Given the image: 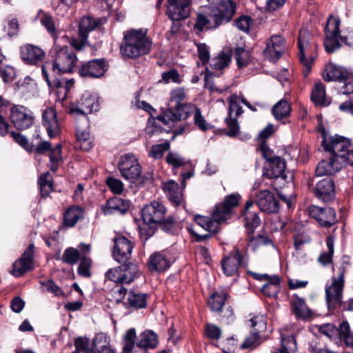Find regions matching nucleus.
<instances>
[{
  "instance_id": "nucleus-1",
  "label": "nucleus",
  "mask_w": 353,
  "mask_h": 353,
  "mask_svg": "<svg viewBox=\"0 0 353 353\" xmlns=\"http://www.w3.org/2000/svg\"><path fill=\"white\" fill-rule=\"evenodd\" d=\"M50 53L53 62L47 61L43 64L42 75L48 85H60L57 74L72 72L78 59L72 47L60 46L57 40Z\"/></svg>"
},
{
  "instance_id": "nucleus-2",
  "label": "nucleus",
  "mask_w": 353,
  "mask_h": 353,
  "mask_svg": "<svg viewBox=\"0 0 353 353\" xmlns=\"http://www.w3.org/2000/svg\"><path fill=\"white\" fill-rule=\"evenodd\" d=\"M152 48V40L145 29H131L123 32L120 52L128 59H135L148 54Z\"/></svg>"
},
{
  "instance_id": "nucleus-3",
  "label": "nucleus",
  "mask_w": 353,
  "mask_h": 353,
  "mask_svg": "<svg viewBox=\"0 0 353 353\" xmlns=\"http://www.w3.org/2000/svg\"><path fill=\"white\" fill-rule=\"evenodd\" d=\"M222 7V9L215 10L208 16L198 14L194 26L196 34H199L205 30L216 28L224 21L228 22L232 19L236 12V3L232 0H228Z\"/></svg>"
},
{
  "instance_id": "nucleus-4",
  "label": "nucleus",
  "mask_w": 353,
  "mask_h": 353,
  "mask_svg": "<svg viewBox=\"0 0 353 353\" xmlns=\"http://www.w3.org/2000/svg\"><path fill=\"white\" fill-rule=\"evenodd\" d=\"M330 283L325 286V299L329 308H334L342 303L346 268L341 264L332 268Z\"/></svg>"
},
{
  "instance_id": "nucleus-5",
  "label": "nucleus",
  "mask_w": 353,
  "mask_h": 353,
  "mask_svg": "<svg viewBox=\"0 0 353 353\" xmlns=\"http://www.w3.org/2000/svg\"><path fill=\"white\" fill-rule=\"evenodd\" d=\"M167 209L161 202L154 201L144 206L142 210L143 222L154 225H160L165 231H170L174 223L171 216H165Z\"/></svg>"
},
{
  "instance_id": "nucleus-6",
  "label": "nucleus",
  "mask_w": 353,
  "mask_h": 353,
  "mask_svg": "<svg viewBox=\"0 0 353 353\" xmlns=\"http://www.w3.org/2000/svg\"><path fill=\"white\" fill-rule=\"evenodd\" d=\"M298 48V57L304 66L303 73L307 76L317 57L318 50V45L311 41V34L307 30H301L299 32Z\"/></svg>"
},
{
  "instance_id": "nucleus-7",
  "label": "nucleus",
  "mask_w": 353,
  "mask_h": 353,
  "mask_svg": "<svg viewBox=\"0 0 353 353\" xmlns=\"http://www.w3.org/2000/svg\"><path fill=\"white\" fill-rule=\"evenodd\" d=\"M141 272L137 264L128 262L109 269L105 274L106 279L121 284H130L141 276Z\"/></svg>"
},
{
  "instance_id": "nucleus-8",
  "label": "nucleus",
  "mask_w": 353,
  "mask_h": 353,
  "mask_svg": "<svg viewBox=\"0 0 353 353\" xmlns=\"http://www.w3.org/2000/svg\"><path fill=\"white\" fill-rule=\"evenodd\" d=\"M194 219L196 226H189L188 230L195 237V241L197 242L204 241L210 238V233H216L219 231L218 224L223 223V221H216L214 218L210 219L208 216L201 215H196Z\"/></svg>"
},
{
  "instance_id": "nucleus-9",
  "label": "nucleus",
  "mask_w": 353,
  "mask_h": 353,
  "mask_svg": "<svg viewBox=\"0 0 353 353\" xmlns=\"http://www.w3.org/2000/svg\"><path fill=\"white\" fill-rule=\"evenodd\" d=\"M117 302H121L125 308L135 310L144 308L147 305L148 295L135 291H128L123 285L116 287L113 290Z\"/></svg>"
},
{
  "instance_id": "nucleus-10",
  "label": "nucleus",
  "mask_w": 353,
  "mask_h": 353,
  "mask_svg": "<svg viewBox=\"0 0 353 353\" xmlns=\"http://www.w3.org/2000/svg\"><path fill=\"white\" fill-rule=\"evenodd\" d=\"M10 119L16 129L24 130L33 125L35 116L28 108L23 105L13 104L10 109Z\"/></svg>"
},
{
  "instance_id": "nucleus-11",
  "label": "nucleus",
  "mask_w": 353,
  "mask_h": 353,
  "mask_svg": "<svg viewBox=\"0 0 353 353\" xmlns=\"http://www.w3.org/2000/svg\"><path fill=\"white\" fill-rule=\"evenodd\" d=\"M99 105L94 97L90 94H84L77 103H72L69 108V113L74 118H81L83 121L88 125L87 115L94 111H97Z\"/></svg>"
},
{
  "instance_id": "nucleus-12",
  "label": "nucleus",
  "mask_w": 353,
  "mask_h": 353,
  "mask_svg": "<svg viewBox=\"0 0 353 353\" xmlns=\"http://www.w3.org/2000/svg\"><path fill=\"white\" fill-rule=\"evenodd\" d=\"M261 152L263 157L268 162V168L265 173L267 177L270 179L278 177L285 178L284 172L286 163L284 159L280 157L274 155L272 151L264 144L261 145Z\"/></svg>"
},
{
  "instance_id": "nucleus-13",
  "label": "nucleus",
  "mask_w": 353,
  "mask_h": 353,
  "mask_svg": "<svg viewBox=\"0 0 353 353\" xmlns=\"http://www.w3.org/2000/svg\"><path fill=\"white\" fill-rule=\"evenodd\" d=\"M322 145L325 151L330 152L331 157L339 160L340 156H344L350 150V141L347 138L339 135H324Z\"/></svg>"
},
{
  "instance_id": "nucleus-14",
  "label": "nucleus",
  "mask_w": 353,
  "mask_h": 353,
  "mask_svg": "<svg viewBox=\"0 0 353 353\" xmlns=\"http://www.w3.org/2000/svg\"><path fill=\"white\" fill-rule=\"evenodd\" d=\"M118 168L122 177L127 180H134L140 176L141 167L138 159L132 154H127L121 157Z\"/></svg>"
},
{
  "instance_id": "nucleus-15",
  "label": "nucleus",
  "mask_w": 353,
  "mask_h": 353,
  "mask_svg": "<svg viewBox=\"0 0 353 353\" xmlns=\"http://www.w3.org/2000/svg\"><path fill=\"white\" fill-rule=\"evenodd\" d=\"M241 199V196L239 193L226 196L223 202L215 206L213 218L223 222L230 219L233 209L239 205Z\"/></svg>"
},
{
  "instance_id": "nucleus-16",
  "label": "nucleus",
  "mask_w": 353,
  "mask_h": 353,
  "mask_svg": "<svg viewBox=\"0 0 353 353\" xmlns=\"http://www.w3.org/2000/svg\"><path fill=\"white\" fill-rule=\"evenodd\" d=\"M339 27L340 20L339 19L330 17L325 28V40L324 46L325 50L329 52H333L338 50L341 44L339 43Z\"/></svg>"
},
{
  "instance_id": "nucleus-17",
  "label": "nucleus",
  "mask_w": 353,
  "mask_h": 353,
  "mask_svg": "<svg viewBox=\"0 0 353 353\" xmlns=\"http://www.w3.org/2000/svg\"><path fill=\"white\" fill-rule=\"evenodd\" d=\"M114 243L112 252L114 260L120 263L128 261L131 257L134 243L124 236L114 238Z\"/></svg>"
},
{
  "instance_id": "nucleus-18",
  "label": "nucleus",
  "mask_w": 353,
  "mask_h": 353,
  "mask_svg": "<svg viewBox=\"0 0 353 353\" xmlns=\"http://www.w3.org/2000/svg\"><path fill=\"white\" fill-rule=\"evenodd\" d=\"M166 14L172 21L187 19L190 12L191 0H167Z\"/></svg>"
},
{
  "instance_id": "nucleus-19",
  "label": "nucleus",
  "mask_w": 353,
  "mask_h": 353,
  "mask_svg": "<svg viewBox=\"0 0 353 353\" xmlns=\"http://www.w3.org/2000/svg\"><path fill=\"white\" fill-rule=\"evenodd\" d=\"M285 50V40L280 34L272 35L266 41L264 57L272 62L279 60Z\"/></svg>"
},
{
  "instance_id": "nucleus-20",
  "label": "nucleus",
  "mask_w": 353,
  "mask_h": 353,
  "mask_svg": "<svg viewBox=\"0 0 353 353\" xmlns=\"http://www.w3.org/2000/svg\"><path fill=\"white\" fill-rule=\"evenodd\" d=\"M243 263V256L240 251L237 249L232 250L221 261L223 274L227 276L236 275L239 272V267Z\"/></svg>"
},
{
  "instance_id": "nucleus-21",
  "label": "nucleus",
  "mask_w": 353,
  "mask_h": 353,
  "mask_svg": "<svg viewBox=\"0 0 353 353\" xmlns=\"http://www.w3.org/2000/svg\"><path fill=\"white\" fill-rule=\"evenodd\" d=\"M108 70V65L103 59H93L82 64L78 72L81 77L99 78Z\"/></svg>"
},
{
  "instance_id": "nucleus-22",
  "label": "nucleus",
  "mask_w": 353,
  "mask_h": 353,
  "mask_svg": "<svg viewBox=\"0 0 353 353\" xmlns=\"http://www.w3.org/2000/svg\"><path fill=\"white\" fill-rule=\"evenodd\" d=\"M309 213L323 227L330 228L336 222V212L332 208L312 206L309 209Z\"/></svg>"
},
{
  "instance_id": "nucleus-23",
  "label": "nucleus",
  "mask_w": 353,
  "mask_h": 353,
  "mask_svg": "<svg viewBox=\"0 0 353 353\" xmlns=\"http://www.w3.org/2000/svg\"><path fill=\"white\" fill-rule=\"evenodd\" d=\"M34 245L30 244L23 252L22 256L12 265V274L19 277L33 268Z\"/></svg>"
},
{
  "instance_id": "nucleus-24",
  "label": "nucleus",
  "mask_w": 353,
  "mask_h": 353,
  "mask_svg": "<svg viewBox=\"0 0 353 353\" xmlns=\"http://www.w3.org/2000/svg\"><path fill=\"white\" fill-rule=\"evenodd\" d=\"M256 197V203L261 212L266 214H273L279 212V201L270 191H261Z\"/></svg>"
},
{
  "instance_id": "nucleus-25",
  "label": "nucleus",
  "mask_w": 353,
  "mask_h": 353,
  "mask_svg": "<svg viewBox=\"0 0 353 353\" xmlns=\"http://www.w3.org/2000/svg\"><path fill=\"white\" fill-rule=\"evenodd\" d=\"M22 60L29 65H37L41 62L45 56V52L39 46L32 44H24L20 48Z\"/></svg>"
},
{
  "instance_id": "nucleus-26",
  "label": "nucleus",
  "mask_w": 353,
  "mask_h": 353,
  "mask_svg": "<svg viewBox=\"0 0 353 353\" xmlns=\"http://www.w3.org/2000/svg\"><path fill=\"white\" fill-rule=\"evenodd\" d=\"M316 196L323 202H330L335 197L334 183L332 178L327 177L316 183L314 189Z\"/></svg>"
},
{
  "instance_id": "nucleus-27",
  "label": "nucleus",
  "mask_w": 353,
  "mask_h": 353,
  "mask_svg": "<svg viewBox=\"0 0 353 353\" xmlns=\"http://www.w3.org/2000/svg\"><path fill=\"white\" fill-rule=\"evenodd\" d=\"M42 123L50 138L57 137L61 132V125L53 108L45 110L42 115Z\"/></svg>"
},
{
  "instance_id": "nucleus-28",
  "label": "nucleus",
  "mask_w": 353,
  "mask_h": 353,
  "mask_svg": "<svg viewBox=\"0 0 353 353\" xmlns=\"http://www.w3.org/2000/svg\"><path fill=\"white\" fill-rule=\"evenodd\" d=\"M254 202L249 200L245 203L243 211L244 226L249 233H252L261 225V219L256 210H253Z\"/></svg>"
},
{
  "instance_id": "nucleus-29",
  "label": "nucleus",
  "mask_w": 353,
  "mask_h": 353,
  "mask_svg": "<svg viewBox=\"0 0 353 353\" xmlns=\"http://www.w3.org/2000/svg\"><path fill=\"white\" fill-rule=\"evenodd\" d=\"M348 71L349 70L342 65L334 63H328L325 65L322 75L325 81L339 82L342 81Z\"/></svg>"
},
{
  "instance_id": "nucleus-30",
  "label": "nucleus",
  "mask_w": 353,
  "mask_h": 353,
  "mask_svg": "<svg viewBox=\"0 0 353 353\" xmlns=\"http://www.w3.org/2000/svg\"><path fill=\"white\" fill-rule=\"evenodd\" d=\"M170 265V261L163 252L153 253L148 260V267L151 272H161Z\"/></svg>"
},
{
  "instance_id": "nucleus-31",
  "label": "nucleus",
  "mask_w": 353,
  "mask_h": 353,
  "mask_svg": "<svg viewBox=\"0 0 353 353\" xmlns=\"http://www.w3.org/2000/svg\"><path fill=\"white\" fill-rule=\"evenodd\" d=\"M163 191L169 201L176 206L183 203V196L179 184L170 180L163 184Z\"/></svg>"
},
{
  "instance_id": "nucleus-32",
  "label": "nucleus",
  "mask_w": 353,
  "mask_h": 353,
  "mask_svg": "<svg viewBox=\"0 0 353 353\" xmlns=\"http://www.w3.org/2000/svg\"><path fill=\"white\" fill-rule=\"evenodd\" d=\"M339 160L330 157L327 160H322L316 168V174L318 176L332 175L342 169Z\"/></svg>"
},
{
  "instance_id": "nucleus-33",
  "label": "nucleus",
  "mask_w": 353,
  "mask_h": 353,
  "mask_svg": "<svg viewBox=\"0 0 353 353\" xmlns=\"http://www.w3.org/2000/svg\"><path fill=\"white\" fill-rule=\"evenodd\" d=\"M129 201L118 197L109 199L103 208L105 214H111L116 212L125 214L129 209Z\"/></svg>"
},
{
  "instance_id": "nucleus-34",
  "label": "nucleus",
  "mask_w": 353,
  "mask_h": 353,
  "mask_svg": "<svg viewBox=\"0 0 353 353\" xmlns=\"http://www.w3.org/2000/svg\"><path fill=\"white\" fill-rule=\"evenodd\" d=\"M231 54L232 52L229 49L221 51L211 59L210 62V68L216 72H221L229 65L231 61Z\"/></svg>"
},
{
  "instance_id": "nucleus-35",
  "label": "nucleus",
  "mask_w": 353,
  "mask_h": 353,
  "mask_svg": "<svg viewBox=\"0 0 353 353\" xmlns=\"http://www.w3.org/2000/svg\"><path fill=\"white\" fill-rule=\"evenodd\" d=\"M291 304L292 311L298 318L305 319L312 316V312L307 307L304 299L294 294Z\"/></svg>"
},
{
  "instance_id": "nucleus-36",
  "label": "nucleus",
  "mask_w": 353,
  "mask_h": 353,
  "mask_svg": "<svg viewBox=\"0 0 353 353\" xmlns=\"http://www.w3.org/2000/svg\"><path fill=\"white\" fill-rule=\"evenodd\" d=\"M76 137L79 148L84 151H88L92 146V139L88 128H83L77 125Z\"/></svg>"
},
{
  "instance_id": "nucleus-37",
  "label": "nucleus",
  "mask_w": 353,
  "mask_h": 353,
  "mask_svg": "<svg viewBox=\"0 0 353 353\" xmlns=\"http://www.w3.org/2000/svg\"><path fill=\"white\" fill-rule=\"evenodd\" d=\"M83 216V209L79 206H71L63 214V223L68 227H73Z\"/></svg>"
},
{
  "instance_id": "nucleus-38",
  "label": "nucleus",
  "mask_w": 353,
  "mask_h": 353,
  "mask_svg": "<svg viewBox=\"0 0 353 353\" xmlns=\"http://www.w3.org/2000/svg\"><path fill=\"white\" fill-rule=\"evenodd\" d=\"M327 251L322 252L317 261L323 266L325 267L332 263L334 252V238L332 236H327L326 238Z\"/></svg>"
},
{
  "instance_id": "nucleus-39",
  "label": "nucleus",
  "mask_w": 353,
  "mask_h": 353,
  "mask_svg": "<svg viewBox=\"0 0 353 353\" xmlns=\"http://www.w3.org/2000/svg\"><path fill=\"white\" fill-rule=\"evenodd\" d=\"M99 25L98 19L90 17H83L79 22V37L87 39L90 31L94 30Z\"/></svg>"
},
{
  "instance_id": "nucleus-40",
  "label": "nucleus",
  "mask_w": 353,
  "mask_h": 353,
  "mask_svg": "<svg viewBox=\"0 0 353 353\" xmlns=\"http://www.w3.org/2000/svg\"><path fill=\"white\" fill-rule=\"evenodd\" d=\"M311 99L316 105H327L329 101L327 100L325 85L321 83H316L311 93Z\"/></svg>"
},
{
  "instance_id": "nucleus-41",
  "label": "nucleus",
  "mask_w": 353,
  "mask_h": 353,
  "mask_svg": "<svg viewBox=\"0 0 353 353\" xmlns=\"http://www.w3.org/2000/svg\"><path fill=\"white\" fill-rule=\"evenodd\" d=\"M228 116L238 117L243 112L241 103H242L241 96L236 94H232L228 99Z\"/></svg>"
},
{
  "instance_id": "nucleus-42",
  "label": "nucleus",
  "mask_w": 353,
  "mask_h": 353,
  "mask_svg": "<svg viewBox=\"0 0 353 353\" xmlns=\"http://www.w3.org/2000/svg\"><path fill=\"white\" fill-rule=\"evenodd\" d=\"M337 334L346 346L353 347V332L351 331L350 326L347 321H343L340 323Z\"/></svg>"
},
{
  "instance_id": "nucleus-43",
  "label": "nucleus",
  "mask_w": 353,
  "mask_h": 353,
  "mask_svg": "<svg viewBox=\"0 0 353 353\" xmlns=\"http://www.w3.org/2000/svg\"><path fill=\"white\" fill-rule=\"evenodd\" d=\"M157 344V336L152 331H145L141 333L137 342V346L144 349L154 347Z\"/></svg>"
},
{
  "instance_id": "nucleus-44",
  "label": "nucleus",
  "mask_w": 353,
  "mask_h": 353,
  "mask_svg": "<svg viewBox=\"0 0 353 353\" xmlns=\"http://www.w3.org/2000/svg\"><path fill=\"white\" fill-rule=\"evenodd\" d=\"M228 297V294L221 291L213 293L208 300V305L214 312H220Z\"/></svg>"
},
{
  "instance_id": "nucleus-45",
  "label": "nucleus",
  "mask_w": 353,
  "mask_h": 353,
  "mask_svg": "<svg viewBox=\"0 0 353 353\" xmlns=\"http://www.w3.org/2000/svg\"><path fill=\"white\" fill-rule=\"evenodd\" d=\"M290 110V103L286 100H281L274 105L272 112L276 119L281 120L288 117Z\"/></svg>"
},
{
  "instance_id": "nucleus-46",
  "label": "nucleus",
  "mask_w": 353,
  "mask_h": 353,
  "mask_svg": "<svg viewBox=\"0 0 353 353\" xmlns=\"http://www.w3.org/2000/svg\"><path fill=\"white\" fill-rule=\"evenodd\" d=\"M108 348H112L109 337L104 333L97 334L92 340V352L108 350Z\"/></svg>"
},
{
  "instance_id": "nucleus-47",
  "label": "nucleus",
  "mask_w": 353,
  "mask_h": 353,
  "mask_svg": "<svg viewBox=\"0 0 353 353\" xmlns=\"http://www.w3.org/2000/svg\"><path fill=\"white\" fill-rule=\"evenodd\" d=\"M38 183L42 196H47L52 191V179L49 172H46L41 175Z\"/></svg>"
},
{
  "instance_id": "nucleus-48",
  "label": "nucleus",
  "mask_w": 353,
  "mask_h": 353,
  "mask_svg": "<svg viewBox=\"0 0 353 353\" xmlns=\"http://www.w3.org/2000/svg\"><path fill=\"white\" fill-rule=\"evenodd\" d=\"M185 117V114H181L174 112L173 110H171V108H170L163 112V114L157 116V119L165 125H169L170 123L181 120Z\"/></svg>"
},
{
  "instance_id": "nucleus-49",
  "label": "nucleus",
  "mask_w": 353,
  "mask_h": 353,
  "mask_svg": "<svg viewBox=\"0 0 353 353\" xmlns=\"http://www.w3.org/2000/svg\"><path fill=\"white\" fill-rule=\"evenodd\" d=\"M234 57L239 67L246 66L250 61V52L242 47H237L234 50Z\"/></svg>"
},
{
  "instance_id": "nucleus-50",
  "label": "nucleus",
  "mask_w": 353,
  "mask_h": 353,
  "mask_svg": "<svg viewBox=\"0 0 353 353\" xmlns=\"http://www.w3.org/2000/svg\"><path fill=\"white\" fill-rule=\"evenodd\" d=\"M60 85H48L51 89H57V94L59 100H64L70 89L74 85V80L72 79L66 80L62 82L59 80Z\"/></svg>"
},
{
  "instance_id": "nucleus-51",
  "label": "nucleus",
  "mask_w": 353,
  "mask_h": 353,
  "mask_svg": "<svg viewBox=\"0 0 353 353\" xmlns=\"http://www.w3.org/2000/svg\"><path fill=\"white\" fill-rule=\"evenodd\" d=\"M339 83L342 84L340 88L341 94H350L353 93V72L352 71L349 70L342 81Z\"/></svg>"
},
{
  "instance_id": "nucleus-52",
  "label": "nucleus",
  "mask_w": 353,
  "mask_h": 353,
  "mask_svg": "<svg viewBox=\"0 0 353 353\" xmlns=\"http://www.w3.org/2000/svg\"><path fill=\"white\" fill-rule=\"evenodd\" d=\"M170 148V143L169 141H165L163 143L154 145L152 146L150 151L149 152V156L156 159H161L164 152L168 151Z\"/></svg>"
},
{
  "instance_id": "nucleus-53",
  "label": "nucleus",
  "mask_w": 353,
  "mask_h": 353,
  "mask_svg": "<svg viewBox=\"0 0 353 353\" xmlns=\"http://www.w3.org/2000/svg\"><path fill=\"white\" fill-rule=\"evenodd\" d=\"M194 121L195 125L202 131H206L212 127L202 116L201 110L197 107L194 108Z\"/></svg>"
},
{
  "instance_id": "nucleus-54",
  "label": "nucleus",
  "mask_w": 353,
  "mask_h": 353,
  "mask_svg": "<svg viewBox=\"0 0 353 353\" xmlns=\"http://www.w3.org/2000/svg\"><path fill=\"white\" fill-rule=\"evenodd\" d=\"M205 336L212 340H219L222 334L221 329L212 323H206L204 330Z\"/></svg>"
},
{
  "instance_id": "nucleus-55",
  "label": "nucleus",
  "mask_w": 353,
  "mask_h": 353,
  "mask_svg": "<svg viewBox=\"0 0 353 353\" xmlns=\"http://www.w3.org/2000/svg\"><path fill=\"white\" fill-rule=\"evenodd\" d=\"M250 316L251 317L249 319V321L250 322L251 327H257L256 330H257L258 333L259 332H263V331L265 330L267 323H266L265 317L263 315L250 314Z\"/></svg>"
},
{
  "instance_id": "nucleus-56",
  "label": "nucleus",
  "mask_w": 353,
  "mask_h": 353,
  "mask_svg": "<svg viewBox=\"0 0 353 353\" xmlns=\"http://www.w3.org/2000/svg\"><path fill=\"white\" fill-rule=\"evenodd\" d=\"M10 134L12 139L26 150L29 152L32 150L33 145L29 143L26 137L14 131H12Z\"/></svg>"
},
{
  "instance_id": "nucleus-57",
  "label": "nucleus",
  "mask_w": 353,
  "mask_h": 353,
  "mask_svg": "<svg viewBox=\"0 0 353 353\" xmlns=\"http://www.w3.org/2000/svg\"><path fill=\"white\" fill-rule=\"evenodd\" d=\"M272 244V240L269 237L263 235H258L257 236L252 238L250 241V246L254 251L262 246Z\"/></svg>"
},
{
  "instance_id": "nucleus-58",
  "label": "nucleus",
  "mask_w": 353,
  "mask_h": 353,
  "mask_svg": "<svg viewBox=\"0 0 353 353\" xmlns=\"http://www.w3.org/2000/svg\"><path fill=\"white\" fill-rule=\"evenodd\" d=\"M75 351L72 353H92V349L89 347V340L87 338L79 337L74 342Z\"/></svg>"
},
{
  "instance_id": "nucleus-59",
  "label": "nucleus",
  "mask_w": 353,
  "mask_h": 353,
  "mask_svg": "<svg viewBox=\"0 0 353 353\" xmlns=\"http://www.w3.org/2000/svg\"><path fill=\"white\" fill-rule=\"evenodd\" d=\"M260 344L259 334L257 332H252L248 336L241 344V349H254Z\"/></svg>"
},
{
  "instance_id": "nucleus-60",
  "label": "nucleus",
  "mask_w": 353,
  "mask_h": 353,
  "mask_svg": "<svg viewBox=\"0 0 353 353\" xmlns=\"http://www.w3.org/2000/svg\"><path fill=\"white\" fill-rule=\"evenodd\" d=\"M81 257L78 250L70 248L65 250L63 254V261L68 264H74Z\"/></svg>"
},
{
  "instance_id": "nucleus-61",
  "label": "nucleus",
  "mask_w": 353,
  "mask_h": 353,
  "mask_svg": "<svg viewBox=\"0 0 353 353\" xmlns=\"http://www.w3.org/2000/svg\"><path fill=\"white\" fill-rule=\"evenodd\" d=\"M92 261L90 258L81 256L80 264L78 267V274L83 277L89 278L91 276L90 267Z\"/></svg>"
},
{
  "instance_id": "nucleus-62",
  "label": "nucleus",
  "mask_w": 353,
  "mask_h": 353,
  "mask_svg": "<svg viewBox=\"0 0 353 353\" xmlns=\"http://www.w3.org/2000/svg\"><path fill=\"white\" fill-rule=\"evenodd\" d=\"M50 151L51 170L52 171H56L57 168V163L61 159V145L57 144L53 149H51Z\"/></svg>"
},
{
  "instance_id": "nucleus-63",
  "label": "nucleus",
  "mask_w": 353,
  "mask_h": 353,
  "mask_svg": "<svg viewBox=\"0 0 353 353\" xmlns=\"http://www.w3.org/2000/svg\"><path fill=\"white\" fill-rule=\"evenodd\" d=\"M166 162L176 168L186 165V161L179 154L174 152H169L165 157Z\"/></svg>"
},
{
  "instance_id": "nucleus-64",
  "label": "nucleus",
  "mask_w": 353,
  "mask_h": 353,
  "mask_svg": "<svg viewBox=\"0 0 353 353\" xmlns=\"http://www.w3.org/2000/svg\"><path fill=\"white\" fill-rule=\"evenodd\" d=\"M106 185L109 189L115 194H120L122 193L124 185L123 182L114 177H108L106 179Z\"/></svg>"
}]
</instances>
